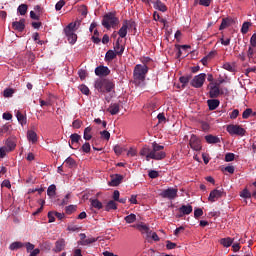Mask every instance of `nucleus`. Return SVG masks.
I'll return each mask as SVG.
<instances>
[{
    "instance_id": "obj_14",
    "label": "nucleus",
    "mask_w": 256,
    "mask_h": 256,
    "mask_svg": "<svg viewBox=\"0 0 256 256\" xmlns=\"http://www.w3.org/2000/svg\"><path fill=\"white\" fill-rule=\"evenodd\" d=\"M81 140V136L77 133H74V134H71L70 135V143H69V147L71 149H75V147L78 148V144H79V141ZM75 146V147H73Z\"/></svg>"
},
{
    "instance_id": "obj_36",
    "label": "nucleus",
    "mask_w": 256,
    "mask_h": 256,
    "mask_svg": "<svg viewBox=\"0 0 256 256\" xmlns=\"http://www.w3.org/2000/svg\"><path fill=\"white\" fill-rule=\"evenodd\" d=\"M28 5L27 4H20L17 8V12L24 16L27 13Z\"/></svg>"
},
{
    "instance_id": "obj_17",
    "label": "nucleus",
    "mask_w": 256,
    "mask_h": 256,
    "mask_svg": "<svg viewBox=\"0 0 256 256\" xmlns=\"http://www.w3.org/2000/svg\"><path fill=\"white\" fill-rule=\"evenodd\" d=\"M208 109L213 111L220 106L221 102L219 99H208Z\"/></svg>"
},
{
    "instance_id": "obj_48",
    "label": "nucleus",
    "mask_w": 256,
    "mask_h": 256,
    "mask_svg": "<svg viewBox=\"0 0 256 256\" xmlns=\"http://www.w3.org/2000/svg\"><path fill=\"white\" fill-rule=\"evenodd\" d=\"M15 93V91L12 88H7L3 91V96L6 98L12 97V95Z\"/></svg>"
},
{
    "instance_id": "obj_23",
    "label": "nucleus",
    "mask_w": 256,
    "mask_h": 256,
    "mask_svg": "<svg viewBox=\"0 0 256 256\" xmlns=\"http://www.w3.org/2000/svg\"><path fill=\"white\" fill-rule=\"evenodd\" d=\"M27 138L32 144H35L38 141L37 133L34 130H28Z\"/></svg>"
},
{
    "instance_id": "obj_8",
    "label": "nucleus",
    "mask_w": 256,
    "mask_h": 256,
    "mask_svg": "<svg viewBox=\"0 0 256 256\" xmlns=\"http://www.w3.org/2000/svg\"><path fill=\"white\" fill-rule=\"evenodd\" d=\"M206 81V74L201 73L194 77V79L190 82V85L196 89H201Z\"/></svg>"
},
{
    "instance_id": "obj_46",
    "label": "nucleus",
    "mask_w": 256,
    "mask_h": 256,
    "mask_svg": "<svg viewBox=\"0 0 256 256\" xmlns=\"http://www.w3.org/2000/svg\"><path fill=\"white\" fill-rule=\"evenodd\" d=\"M252 113L253 110L251 108L246 109L244 112H242V119L247 120L249 117H251Z\"/></svg>"
},
{
    "instance_id": "obj_47",
    "label": "nucleus",
    "mask_w": 256,
    "mask_h": 256,
    "mask_svg": "<svg viewBox=\"0 0 256 256\" xmlns=\"http://www.w3.org/2000/svg\"><path fill=\"white\" fill-rule=\"evenodd\" d=\"M97 241V238H86L85 240L82 241L83 246H88Z\"/></svg>"
},
{
    "instance_id": "obj_43",
    "label": "nucleus",
    "mask_w": 256,
    "mask_h": 256,
    "mask_svg": "<svg viewBox=\"0 0 256 256\" xmlns=\"http://www.w3.org/2000/svg\"><path fill=\"white\" fill-rule=\"evenodd\" d=\"M76 209H77V206H74V205L66 206L65 213L67 215H72L74 212H76Z\"/></svg>"
},
{
    "instance_id": "obj_63",
    "label": "nucleus",
    "mask_w": 256,
    "mask_h": 256,
    "mask_svg": "<svg viewBox=\"0 0 256 256\" xmlns=\"http://www.w3.org/2000/svg\"><path fill=\"white\" fill-rule=\"evenodd\" d=\"M211 4V0H199V5L204 7H209Z\"/></svg>"
},
{
    "instance_id": "obj_41",
    "label": "nucleus",
    "mask_w": 256,
    "mask_h": 256,
    "mask_svg": "<svg viewBox=\"0 0 256 256\" xmlns=\"http://www.w3.org/2000/svg\"><path fill=\"white\" fill-rule=\"evenodd\" d=\"M22 247H24V244H23L22 242H19V241L13 242V243L10 245V249H11V250L22 249Z\"/></svg>"
},
{
    "instance_id": "obj_15",
    "label": "nucleus",
    "mask_w": 256,
    "mask_h": 256,
    "mask_svg": "<svg viewBox=\"0 0 256 256\" xmlns=\"http://www.w3.org/2000/svg\"><path fill=\"white\" fill-rule=\"evenodd\" d=\"M136 229L140 231V233H146L148 237L152 234V230L147 224H137Z\"/></svg>"
},
{
    "instance_id": "obj_56",
    "label": "nucleus",
    "mask_w": 256,
    "mask_h": 256,
    "mask_svg": "<svg viewBox=\"0 0 256 256\" xmlns=\"http://www.w3.org/2000/svg\"><path fill=\"white\" fill-rule=\"evenodd\" d=\"M175 247H177V244L172 242L171 240H167L166 241V248L168 250H172V249H175Z\"/></svg>"
},
{
    "instance_id": "obj_12",
    "label": "nucleus",
    "mask_w": 256,
    "mask_h": 256,
    "mask_svg": "<svg viewBox=\"0 0 256 256\" xmlns=\"http://www.w3.org/2000/svg\"><path fill=\"white\" fill-rule=\"evenodd\" d=\"M225 194L224 189L221 190H213L210 195L208 196V201L215 202L216 199H220Z\"/></svg>"
},
{
    "instance_id": "obj_6",
    "label": "nucleus",
    "mask_w": 256,
    "mask_h": 256,
    "mask_svg": "<svg viewBox=\"0 0 256 256\" xmlns=\"http://www.w3.org/2000/svg\"><path fill=\"white\" fill-rule=\"evenodd\" d=\"M189 146L195 152H201L203 148L201 139L194 134L190 136Z\"/></svg>"
},
{
    "instance_id": "obj_11",
    "label": "nucleus",
    "mask_w": 256,
    "mask_h": 256,
    "mask_svg": "<svg viewBox=\"0 0 256 256\" xmlns=\"http://www.w3.org/2000/svg\"><path fill=\"white\" fill-rule=\"evenodd\" d=\"M111 73L108 66L99 65L95 69V74L99 77H106Z\"/></svg>"
},
{
    "instance_id": "obj_54",
    "label": "nucleus",
    "mask_w": 256,
    "mask_h": 256,
    "mask_svg": "<svg viewBox=\"0 0 256 256\" xmlns=\"http://www.w3.org/2000/svg\"><path fill=\"white\" fill-rule=\"evenodd\" d=\"M233 160H235V154L233 153H227L224 157V161L226 162H232Z\"/></svg>"
},
{
    "instance_id": "obj_37",
    "label": "nucleus",
    "mask_w": 256,
    "mask_h": 256,
    "mask_svg": "<svg viewBox=\"0 0 256 256\" xmlns=\"http://www.w3.org/2000/svg\"><path fill=\"white\" fill-rule=\"evenodd\" d=\"M16 118H17V121L21 124V125H24L26 124V117L24 116V114L22 112H17L16 113Z\"/></svg>"
},
{
    "instance_id": "obj_29",
    "label": "nucleus",
    "mask_w": 256,
    "mask_h": 256,
    "mask_svg": "<svg viewBox=\"0 0 256 256\" xmlns=\"http://www.w3.org/2000/svg\"><path fill=\"white\" fill-rule=\"evenodd\" d=\"M117 56H118L117 52H114L112 49H110L105 54V60L112 61Z\"/></svg>"
},
{
    "instance_id": "obj_30",
    "label": "nucleus",
    "mask_w": 256,
    "mask_h": 256,
    "mask_svg": "<svg viewBox=\"0 0 256 256\" xmlns=\"http://www.w3.org/2000/svg\"><path fill=\"white\" fill-rule=\"evenodd\" d=\"M232 22V19L230 18H223L221 21V24L219 26V30H224L226 29Z\"/></svg>"
},
{
    "instance_id": "obj_58",
    "label": "nucleus",
    "mask_w": 256,
    "mask_h": 256,
    "mask_svg": "<svg viewBox=\"0 0 256 256\" xmlns=\"http://www.w3.org/2000/svg\"><path fill=\"white\" fill-rule=\"evenodd\" d=\"M48 222L49 223L55 222V212L53 211L48 212Z\"/></svg>"
},
{
    "instance_id": "obj_44",
    "label": "nucleus",
    "mask_w": 256,
    "mask_h": 256,
    "mask_svg": "<svg viewBox=\"0 0 256 256\" xmlns=\"http://www.w3.org/2000/svg\"><path fill=\"white\" fill-rule=\"evenodd\" d=\"M100 136H101L102 139H104L106 141H109L110 137H111V134H110L109 131L103 130V131H100Z\"/></svg>"
},
{
    "instance_id": "obj_1",
    "label": "nucleus",
    "mask_w": 256,
    "mask_h": 256,
    "mask_svg": "<svg viewBox=\"0 0 256 256\" xmlns=\"http://www.w3.org/2000/svg\"><path fill=\"white\" fill-rule=\"evenodd\" d=\"M163 150H164L163 145H160L154 142L152 144V147H149L148 145H144L143 148L140 149L139 155L142 157H145L147 162L151 160L161 161L165 157H167V154Z\"/></svg>"
},
{
    "instance_id": "obj_33",
    "label": "nucleus",
    "mask_w": 256,
    "mask_h": 256,
    "mask_svg": "<svg viewBox=\"0 0 256 256\" xmlns=\"http://www.w3.org/2000/svg\"><path fill=\"white\" fill-rule=\"evenodd\" d=\"M92 128L91 127H87L84 129V134H83V138L86 141H90L92 139Z\"/></svg>"
},
{
    "instance_id": "obj_34",
    "label": "nucleus",
    "mask_w": 256,
    "mask_h": 256,
    "mask_svg": "<svg viewBox=\"0 0 256 256\" xmlns=\"http://www.w3.org/2000/svg\"><path fill=\"white\" fill-rule=\"evenodd\" d=\"M191 79H192V75H187V76L180 77L179 81L181 82L182 87L185 88Z\"/></svg>"
},
{
    "instance_id": "obj_53",
    "label": "nucleus",
    "mask_w": 256,
    "mask_h": 256,
    "mask_svg": "<svg viewBox=\"0 0 256 256\" xmlns=\"http://www.w3.org/2000/svg\"><path fill=\"white\" fill-rule=\"evenodd\" d=\"M204 215V211L202 208H196L194 211V217L195 218H199L202 217Z\"/></svg>"
},
{
    "instance_id": "obj_5",
    "label": "nucleus",
    "mask_w": 256,
    "mask_h": 256,
    "mask_svg": "<svg viewBox=\"0 0 256 256\" xmlns=\"http://www.w3.org/2000/svg\"><path fill=\"white\" fill-rule=\"evenodd\" d=\"M76 23H69L67 27L64 28V34L70 44H75L77 41V34L75 33Z\"/></svg>"
},
{
    "instance_id": "obj_19",
    "label": "nucleus",
    "mask_w": 256,
    "mask_h": 256,
    "mask_svg": "<svg viewBox=\"0 0 256 256\" xmlns=\"http://www.w3.org/2000/svg\"><path fill=\"white\" fill-rule=\"evenodd\" d=\"M127 30H128V21L126 20L121 28L118 31V35L120 38H125L127 36Z\"/></svg>"
},
{
    "instance_id": "obj_26",
    "label": "nucleus",
    "mask_w": 256,
    "mask_h": 256,
    "mask_svg": "<svg viewBox=\"0 0 256 256\" xmlns=\"http://www.w3.org/2000/svg\"><path fill=\"white\" fill-rule=\"evenodd\" d=\"M234 239L233 238H221L220 240V245L224 246V247H231V245L233 244Z\"/></svg>"
},
{
    "instance_id": "obj_60",
    "label": "nucleus",
    "mask_w": 256,
    "mask_h": 256,
    "mask_svg": "<svg viewBox=\"0 0 256 256\" xmlns=\"http://www.w3.org/2000/svg\"><path fill=\"white\" fill-rule=\"evenodd\" d=\"M80 91L85 95H89V93H90V89L86 85H81Z\"/></svg>"
},
{
    "instance_id": "obj_32",
    "label": "nucleus",
    "mask_w": 256,
    "mask_h": 256,
    "mask_svg": "<svg viewBox=\"0 0 256 256\" xmlns=\"http://www.w3.org/2000/svg\"><path fill=\"white\" fill-rule=\"evenodd\" d=\"M56 190H57V187L55 184L50 185L47 189L48 197L52 198V197L56 196Z\"/></svg>"
},
{
    "instance_id": "obj_21",
    "label": "nucleus",
    "mask_w": 256,
    "mask_h": 256,
    "mask_svg": "<svg viewBox=\"0 0 256 256\" xmlns=\"http://www.w3.org/2000/svg\"><path fill=\"white\" fill-rule=\"evenodd\" d=\"M112 116L120 112V105L118 103L111 104L107 110Z\"/></svg>"
},
{
    "instance_id": "obj_25",
    "label": "nucleus",
    "mask_w": 256,
    "mask_h": 256,
    "mask_svg": "<svg viewBox=\"0 0 256 256\" xmlns=\"http://www.w3.org/2000/svg\"><path fill=\"white\" fill-rule=\"evenodd\" d=\"M65 166L68 169H73L77 166L76 161L72 158V157H68L65 161H64Z\"/></svg>"
},
{
    "instance_id": "obj_59",
    "label": "nucleus",
    "mask_w": 256,
    "mask_h": 256,
    "mask_svg": "<svg viewBox=\"0 0 256 256\" xmlns=\"http://www.w3.org/2000/svg\"><path fill=\"white\" fill-rule=\"evenodd\" d=\"M64 5H65L64 0H59L58 2H56V11H61Z\"/></svg>"
},
{
    "instance_id": "obj_62",
    "label": "nucleus",
    "mask_w": 256,
    "mask_h": 256,
    "mask_svg": "<svg viewBox=\"0 0 256 256\" xmlns=\"http://www.w3.org/2000/svg\"><path fill=\"white\" fill-rule=\"evenodd\" d=\"M25 246H26L27 252L34 251V250H35V245L32 244V243H30V242H27V243L25 244Z\"/></svg>"
},
{
    "instance_id": "obj_18",
    "label": "nucleus",
    "mask_w": 256,
    "mask_h": 256,
    "mask_svg": "<svg viewBox=\"0 0 256 256\" xmlns=\"http://www.w3.org/2000/svg\"><path fill=\"white\" fill-rule=\"evenodd\" d=\"M154 9H158V11L166 12L167 11V5H165L161 0H155L153 2Z\"/></svg>"
},
{
    "instance_id": "obj_55",
    "label": "nucleus",
    "mask_w": 256,
    "mask_h": 256,
    "mask_svg": "<svg viewBox=\"0 0 256 256\" xmlns=\"http://www.w3.org/2000/svg\"><path fill=\"white\" fill-rule=\"evenodd\" d=\"M78 75L82 81H84L87 77V71L85 69H80L78 71Z\"/></svg>"
},
{
    "instance_id": "obj_52",
    "label": "nucleus",
    "mask_w": 256,
    "mask_h": 256,
    "mask_svg": "<svg viewBox=\"0 0 256 256\" xmlns=\"http://www.w3.org/2000/svg\"><path fill=\"white\" fill-rule=\"evenodd\" d=\"M255 53H256L255 48L249 47V48H248V51H247V57H248L249 59H253L254 56H255Z\"/></svg>"
},
{
    "instance_id": "obj_13",
    "label": "nucleus",
    "mask_w": 256,
    "mask_h": 256,
    "mask_svg": "<svg viewBox=\"0 0 256 256\" xmlns=\"http://www.w3.org/2000/svg\"><path fill=\"white\" fill-rule=\"evenodd\" d=\"M25 22L26 20L24 18H21L19 21L12 22V28L15 31L23 32L25 29Z\"/></svg>"
},
{
    "instance_id": "obj_50",
    "label": "nucleus",
    "mask_w": 256,
    "mask_h": 256,
    "mask_svg": "<svg viewBox=\"0 0 256 256\" xmlns=\"http://www.w3.org/2000/svg\"><path fill=\"white\" fill-rule=\"evenodd\" d=\"M71 199V193H67L61 202V206L68 205Z\"/></svg>"
},
{
    "instance_id": "obj_45",
    "label": "nucleus",
    "mask_w": 256,
    "mask_h": 256,
    "mask_svg": "<svg viewBox=\"0 0 256 256\" xmlns=\"http://www.w3.org/2000/svg\"><path fill=\"white\" fill-rule=\"evenodd\" d=\"M249 27H251V22H244V24H242V29L240 30L242 34H247Z\"/></svg>"
},
{
    "instance_id": "obj_35",
    "label": "nucleus",
    "mask_w": 256,
    "mask_h": 256,
    "mask_svg": "<svg viewBox=\"0 0 256 256\" xmlns=\"http://www.w3.org/2000/svg\"><path fill=\"white\" fill-rule=\"evenodd\" d=\"M2 132H3V135H7L9 136L11 134V131H12V126L7 123V124H4L2 127Z\"/></svg>"
},
{
    "instance_id": "obj_4",
    "label": "nucleus",
    "mask_w": 256,
    "mask_h": 256,
    "mask_svg": "<svg viewBox=\"0 0 256 256\" xmlns=\"http://www.w3.org/2000/svg\"><path fill=\"white\" fill-rule=\"evenodd\" d=\"M101 23L103 27H105L106 29H110L111 27L112 28L118 27L120 21H119V18H117V16L115 15V13L110 12V13H106L103 16Z\"/></svg>"
},
{
    "instance_id": "obj_2",
    "label": "nucleus",
    "mask_w": 256,
    "mask_h": 256,
    "mask_svg": "<svg viewBox=\"0 0 256 256\" xmlns=\"http://www.w3.org/2000/svg\"><path fill=\"white\" fill-rule=\"evenodd\" d=\"M95 89L100 93L114 92L115 82L109 79H98L95 81Z\"/></svg>"
},
{
    "instance_id": "obj_16",
    "label": "nucleus",
    "mask_w": 256,
    "mask_h": 256,
    "mask_svg": "<svg viewBox=\"0 0 256 256\" xmlns=\"http://www.w3.org/2000/svg\"><path fill=\"white\" fill-rule=\"evenodd\" d=\"M123 180V176L116 174L115 176H112L111 181L109 182L110 186H118L121 185Z\"/></svg>"
},
{
    "instance_id": "obj_61",
    "label": "nucleus",
    "mask_w": 256,
    "mask_h": 256,
    "mask_svg": "<svg viewBox=\"0 0 256 256\" xmlns=\"http://www.w3.org/2000/svg\"><path fill=\"white\" fill-rule=\"evenodd\" d=\"M239 113H240L239 110H237V109L234 110L233 112L230 113V119L231 120H236L239 116Z\"/></svg>"
},
{
    "instance_id": "obj_22",
    "label": "nucleus",
    "mask_w": 256,
    "mask_h": 256,
    "mask_svg": "<svg viewBox=\"0 0 256 256\" xmlns=\"http://www.w3.org/2000/svg\"><path fill=\"white\" fill-rule=\"evenodd\" d=\"M114 50L118 56L123 55L125 47L120 45V38L117 39L116 44L114 46Z\"/></svg>"
},
{
    "instance_id": "obj_31",
    "label": "nucleus",
    "mask_w": 256,
    "mask_h": 256,
    "mask_svg": "<svg viewBox=\"0 0 256 256\" xmlns=\"http://www.w3.org/2000/svg\"><path fill=\"white\" fill-rule=\"evenodd\" d=\"M90 205H92V207H94L97 210L103 209V204L98 199L90 200Z\"/></svg>"
},
{
    "instance_id": "obj_9",
    "label": "nucleus",
    "mask_w": 256,
    "mask_h": 256,
    "mask_svg": "<svg viewBox=\"0 0 256 256\" xmlns=\"http://www.w3.org/2000/svg\"><path fill=\"white\" fill-rule=\"evenodd\" d=\"M220 83H210V98L214 99L219 97L221 94H224L223 91L220 90Z\"/></svg>"
},
{
    "instance_id": "obj_20",
    "label": "nucleus",
    "mask_w": 256,
    "mask_h": 256,
    "mask_svg": "<svg viewBox=\"0 0 256 256\" xmlns=\"http://www.w3.org/2000/svg\"><path fill=\"white\" fill-rule=\"evenodd\" d=\"M193 212V206L191 205H182L179 208V213H183V215H190Z\"/></svg>"
},
{
    "instance_id": "obj_64",
    "label": "nucleus",
    "mask_w": 256,
    "mask_h": 256,
    "mask_svg": "<svg viewBox=\"0 0 256 256\" xmlns=\"http://www.w3.org/2000/svg\"><path fill=\"white\" fill-rule=\"evenodd\" d=\"M250 44L251 46L256 47V33H253V35L251 36Z\"/></svg>"
},
{
    "instance_id": "obj_7",
    "label": "nucleus",
    "mask_w": 256,
    "mask_h": 256,
    "mask_svg": "<svg viewBox=\"0 0 256 256\" xmlns=\"http://www.w3.org/2000/svg\"><path fill=\"white\" fill-rule=\"evenodd\" d=\"M227 131L230 136H240L243 137L246 134V130L239 125H229Z\"/></svg>"
},
{
    "instance_id": "obj_38",
    "label": "nucleus",
    "mask_w": 256,
    "mask_h": 256,
    "mask_svg": "<svg viewBox=\"0 0 256 256\" xmlns=\"http://www.w3.org/2000/svg\"><path fill=\"white\" fill-rule=\"evenodd\" d=\"M223 69L227 70L230 73H235L236 72V67L234 64L226 63L223 64Z\"/></svg>"
},
{
    "instance_id": "obj_42",
    "label": "nucleus",
    "mask_w": 256,
    "mask_h": 256,
    "mask_svg": "<svg viewBox=\"0 0 256 256\" xmlns=\"http://www.w3.org/2000/svg\"><path fill=\"white\" fill-rule=\"evenodd\" d=\"M239 196L242 199H251V192L246 189L242 190V192H240Z\"/></svg>"
},
{
    "instance_id": "obj_24",
    "label": "nucleus",
    "mask_w": 256,
    "mask_h": 256,
    "mask_svg": "<svg viewBox=\"0 0 256 256\" xmlns=\"http://www.w3.org/2000/svg\"><path fill=\"white\" fill-rule=\"evenodd\" d=\"M205 140L208 144H217L221 142V139L219 137L213 135H206Z\"/></svg>"
},
{
    "instance_id": "obj_40",
    "label": "nucleus",
    "mask_w": 256,
    "mask_h": 256,
    "mask_svg": "<svg viewBox=\"0 0 256 256\" xmlns=\"http://www.w3.org/2000/svg\"><path fill=\"white\" fill-rule=\"evenodd\" d=\"M136 220H137V216H136V214H133V213L125 217V221H126L128 224L135 223Z\"/></svg>"
},
{
    "instance_id": "obj_3",
    "label": "nucleus",
    "mask_w": 256,
    "mask_h": 256,
    "mask_svg": "<svg viewBox=\"0 0 256 256\" xmlns=\"http://www.w3.org/2000/svg\"><path fill=\"white\" fill-rule=\"evenodd\" d=\"M147 73L148 67L146 64H136L133 72L134 81L138 84L143 83Z\"/></svg>"
},
{
    "instance_id": "obj_49",
    "label": "nucleus",
    "mask_w": 256,
    "mask_h": 256,
    "mask_svg": "<svg viewBox=\"0 0 256 256\" xmlns=\"http://www.w3.org/2000/svg\"><path fill=\"white\" fill-rule=\"evenodd\" d=\"M82 125L83 121H81L80 119H76L74 122H72V128L74 129H80Z\"/></svg>"
},
{
    "instance_id": "obj_57",
    "label": "nucleus",
    "mask_w": 256,
    "mask_h": 256,
    "mask_svg": "<svg viewBox=\"0 0 256 256\" xmlns=\"http://www.w3.org/2000/svg\"><path fill=\"white\" fill-rule=\"evenodd\" d=\"M148 176L150 179H156L159 177V173L155 170H151L149 171Z\"/></svg>"
},
{
    "instance_id": "obj_10",
    "label": "nucleus",
    "mask_w": 256,
    "mask_h": 256,
    "mask_svg": "<svg viewBox=\"0 0 256 256\" xmlns=\"http://www.w3.org/2000/svg\"><path fill=\"white\" fill-rule=\"evenodd\" d=\"M177 193H178V190H177V189L169 188V189H166V190H164L163 192H161L160 196H161L163 199H170V200H173V199H176V198H177Z\"/></svg>"
},
{
    "instance_id": "obj_28",
    "label": "nucleus",
    "mask_w": 256,
    "mask_h": 256,
    "mask_svg": "<svg viewBox=\"0 0 256 256\" xmlns=\"http://www.w3.org/2000/svg\"><path fill=\"white\" fill-rule=\"evenodd\" d=\"M117 209H118L117 203H115L113 200L109 201L104 208L106 212H110L111 210H117Z\"/></svg>"
},
{
    "instance_id": "obj_27",
    "label": "nucleus",
    "mask_w": 256,
    "mask_h": 256,
    "mask_svg": "<svg viewBox=\"0 0 256 256\" xmlns=\"http://www.w3.org/2000/svg\"><path fill=\"white\" fill-rule=\"evenodd\" d=\"M15 147H17V144H15V141L9 138L6 141V146L4 148H7L8 152H12L13 150H15Z\"/></svg>"
},
{
    "instance_id": "obj_39",
    "label": "nucleus",
    "mask_w": 256,
    "mask_h": 256,
    "mask_svg": "<svg viewBox=\"0 0 256 256\" xmlns=\"http://www.w3.org/2000/svg\"><path fill=\"white\" fill-rule=\"evenodd\" d=\"M65 241L64 240H58L56 242V247L54 248V251L60 252L64 249Z\"/></svg>"
},
{
    "instance_id": "obj_51",
    "label": "nucleus",
    "mask_w": 256,
    "mask_h": 256,
    "mask_svg": "<svg viewBox=\"0 0 256 256\" xmlns=\"http://www.w3.org/2000/svg\"><path fill=\"white\" fill-rule=\"evenodd\" d=\"M82 151H83V153H90V151H91V145L88 143V142H86V143H84L83 145H82Z\"/></svg>"
}]
</instances>
